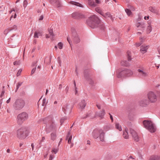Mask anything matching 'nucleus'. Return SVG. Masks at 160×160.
<instances>
[{
	"label": "nucleus",
	"instance_id": "f257e3e1",
	"mask_svg": "<svg viewBox=\"0 0 160 160\" xmlns=\"http://www.w3.org/2000/svg\"><path fill=\"white\" fill-rule=\"evenodd\" d=\"M100 20L95 15L91 16L87 21L88 25L92 28L97 27L99 23Z\"/></svg>",
	"mask_w": 160,
	"mask_h": 160
},
{
	"label": "nucleus",
	"instance_id": "f03ea898",
	"mask_svg": "<svg viewBox=\"0 0 160 160\" xmlns=\"http://www.w3.org/2000/svg\"><path fill=\"white\" fill-rule=\"evenodd\" d=\"M133 74L132 71L129 69H125L122 70L117 74V77L118 78H124L128 77Z\"/></svg>",
	"mask_w": 160,
	"mask_h": 160
},
{
	"label": "nucleus",
	"instance_id": "7ed1b4c3",
	"mask_svg": "<svg viewBox=\"0 0 160 160\" xmlns=\"http://www.w3.org/2000/svg\"><path fill=\"white\" fill-rule=\"evenodd\" d=\"M144 127L151 132L156 131V128L152 123L149 120H145L143 122Z\"/></svg>",
	"mask_w": 160,
	"mask_h": 160
},
{
	"label": "nucleus",
	"instance_id": "20e7f679",
	"mask_svg": "<svg viewBox=\"0 0 160 160\" xmlns=\"http://www.w3.org/2000/svg\"><path fill=\"white\" fill-rule=\"evenodd\" d=\"M28 136V131L24 128H22L17 131V136L20 139H25Z\"/></svg>",
	"mask_w": 160,
	"mask_h": 160
},
{
	"label": "nucleus",
	"instance_id": "39448f33",
	"mask_svg": "<svg viewBox=\"0 0 160 160\" xmlns=\"http://www.w3.org/2000/svg\"><path fill=\"white\" fill-rule=\"evenodd\" d=\"M25 101L22 99L17 100L13 104V107L16 110H19L22 108L24 106Z\"/></svg>",
	"mask_w": 160,
	"mask_h": 160
},
{
	"label": "nucleus",
	"instance_id": "423d86ee",
	"mask_svg": "<svg viewBox=\"0 0 160 160\" xmlns=\"http://www.w3.org/2000/svg\"><path fill=\"white\" fill-rule=\"evenodd\" d=\"M28 118V114L25 112H23L19 114L17 117V122L19 124H21L26 120Z\"/></svg>",
	"mask_w": 160,
	"mask_h": 160
},
{
	"label": "nucleus",
	"instance_id": "0eeeda50",
	"mask_svg": "<svg viewBox=\"0 0 160 160\" xmlns=\"http://www.w3.org/2000/svg\"><path fill=\"white\" fill-rule=\"evenodd\" d=\"M147 96L149 102L153 103L157 100V96L156 94L152 92H149L147 94Z\"/></svg>",
	"mask_w": 160,
	"mask_h": 160
},
{
	"label": "nucleus",
	"instance_id": "6e6552de",
	"mask_svg": "<svg viewBox=\"0 0 160 160\" xmlns=\"http://www.w3.org/2000/svg\"><path fill=\"white\" fill-rule=\"evenodd\" d=\"M101 0H94V1L88 0V4L90 6L94 7L97 6L98 4H101Z\"/></svg>",
	"mask_w": 160,
	"mask_h": 160
},
{
	"label": "nucleus",
	"instance_id": "1a4fd4ad",
	"mask_svg": "<svg viewBox=\"0 0 160 160\" xmlns=\"http://www.w3.org/2000/svg\"><path fill=\"white\" fill-rule=\"evenodd\" d=\"M131 134L135 141L137 142L139 140V137L136 132L133 129L130 130Z\"/></svg>",
	"mask_w": 160,
	"mask_h": 160
},
{
	"label": "nucleus",
	"instance_id": "9d476101",
	"mask_svg": "<svg viewBox=\"0 0 160 160\" xmlns=\"http://www.w3.org/2000/svg\"><path fill=\"white\" fill-rule=\"evenodd\" d=\"M102 132V129H97L94 130L92 133L93 137L94 138H98L100 135V133Z\"/></svg>",
	"mask_w": 160,
	"mask_h": 160
},
{
	"label": "nucleus",
	"instance_id": "9b49d317",
	"mask_svg": "<svg viewBox=\"0 0 160 160\" xmlns=\"http://www.w3.org/2000/svg\"><path fill=\"white\" fill-rule=\"evenodd\" d=\"M54 125L53 123H52L50 124H48L46 125V131L47 133H49L54 129Z\"/></svg>",
	"mask_w": 160,
	"mask_h": 160
},
{
	"label": "nucleus",
	"instance_id": "f8f14e48",
	"mask_svg": "<svg viewBox=\"0 0 160 160\" xmlns=\"http://www.w3.org/2000/svg\"><path fill=\"white\" fill-rule=\"evenodd\" d=\"M73 40L74 42L76 44L80 42V39L78 37V36L76 32H74L72 34Z\"/></svg>",
	"mask_w": 160,
	"mask_h": 160
},
{
	"label": "nucleus",
	"instance_id": "ddd939ff",
	"mask_svg": "<svg viewBox=\"0 0 160 160\" xmlns=\"http://www.w3.org/2000/svg\"><path fill=\"white\" fill-rule=\"evenodd\" d=\"M86 103L84 100H82L79 103L78 107L79 109L81 110L83 109L86 106Z\"/></svg>",
	"mask_w": 160,
	"mask_h": 160
},
{
	"label": "nucleus",
	"instance_id": "4468645a",
	"mask_svg": "<svg viewBox=\"0 0 160 160\" xmlns=\"http://www.w3.org/2000/svg\"><path fill=\"white\" fill-rule=\"evenodd\" d=\"M50 3L57 7L60 6V4L58 0H49Z\"/></svg>",
	"mask_w": 160,
	"mask_h": 160
},
{
	"label": "nucleus",
	"instance_id": "2eb2a0df",
	"mask_svg": "<svg viewBox=\"0 0 160 160\" xmlns=\"http://www.w3.org/2000/svg\"><path fill=\"white\" fill-rule=\"evenodd\" d=\"M149 102L148 100H147L145 98H144L142 100L140 101L139 103L140 105L142 106H144L145 105L149 104Z\"/></svg>",
	"mask_w": 160,
	"mask_h": 160
},
{
	"label": "nucleus",
	"instance_id": "dca6fc26",
	"mask_svg": "<svg viewBox=\"0 0 160 160\" xmlns=\"http://www.w3.org/2000/svg\"><path fill=\"white\" fill-rule=\"evenodd\" d=\"M56 25L55 24H53L50 27V28L48 29V32L49 34L52 36H53L54 35L53 33V31L55 29L56 27Z\"/></svg>",
	"mask_w": 160,
	"mask_h": 160
},
{
	"label": "nucleus",
	"instance_id": "f3484780",
	"mask_svg": "<svg viewBox=\"0 0 160 160\" xmlns=\"http://www.w3.org/2000/svg\"><path fill=\"white\" fill-rule=\"evenodd\" d=\"M136 25L138 28L140 27L142 30H144L145 27V24L143 22H138L136 24Z\"/></svg>",
	"mask_w": 160,
	"mask_h": 160
},
{
	"label": "nucleus",
	"instance_id": "a211bd4d",
	"mask_svg": "<svg viewBox=\"0 0 160 160\" xmlns=\"http://www.w3.org/2000/svg\"><path fill=\"white\" fill-rule=\"evenodd\" d=\"M148 48V46L146 45H143L140 47V51L143 52V53H145L146 52Z\"/></svg>",
	"mask_w": 160,
	"mask_h": 160
},
{
	"label": "nucleus",
	"instance_id": "6ab92c4d",
	"mask_svg": "<svg viewBox=\"0 0 160 160\" xmlns=\"http://www.w3.org/2000/svg\"><path fill=\"white\" fill-rule=\"evenodd\" d=\"M128 129L127 128L125 129V131L123 132V136L124 138L127 139L128 138L129 136L128 132Z\"/></svg>",
	"mask_w": 160,
	"mask_h": 160
},
{
	"label": "nucleus",
	"instance_id": "aec40b11",
	"mask_svg": "<svg viewBox=\"0 0 160 160\" xmlns=\"http://www.w3.org/2000/svg\"><path fill=\"white\" fill-rule=\"evenodd\" d=\"M102 16L105 18H110L111 19L112 18V16L110 14V13L108 12H107L105 13H104L103 12V15H102Z\"/></svg>",
	"mask_w": 160,
	"mask_h": 160
},
{
	"label": "nucleus",
	"instance_id": "412c9836",
	"mask_svg": "<svg viewBox=\"0 0 160 160\" xmlns=\"http://www.w3.org/2000/svg\"><path fill=\"white\" fill-rule=\"evenodd\" d=\"M99 135V139L101 141H103L104 140V133L103 132V130L102 129V132L100 133Z\"/></svg>",
	"mask_w": 160,
	"mask_h": 160
},
{
	"label": "nucleus",
	"instance_id": "4be33fe9",
	"mask_svg": "<svg viewBox=\"0 0 160 160\" xmlns=\"http://www.w3.org/2000/svg\"><path fill=\"white\" fill-rule=\"evenodd\" d=\"M72 135H71L70 132H68V133L66 139H68V144L71 143V140L72 139Z\"/></svg>",
	"mask_w": 160,
	"mask_h": 160
},
{
	"label": "nucleus",
	"instance_id": "5701e85b",
	"mask_svg": "<svg viewBox=\"0 0 160 160\" xmlns=\"http://www.w3.org/2000/svg\"><path fill=\"white\" fill-rule=\"evenodd\" d=\"M149 10L151 11V12L156 13L158 14V11L157 9L156 8L152 7H150L149 8Z\"/></svg>",
	"mask_w": 160,
	"mask_h": 160
},
{
	"label": "nucleus",
	"instance_id": "b1692460",
	"mask_svg": "<svg viewBox=\"0 0 160 160\" xmlns=\"http://www.w3.org/2000/svg\"><path fill=\"white\" fill-rule=\"evenodd\" d=\"M105 114V110L104 109H102L101 111L99 113L98 116L100 117L101 119L103 118V116Z\"/></svg>",
	"mask_w": 160,
	"mask_h": 160
},
{
	"label": "nucleus",
	"instance_id": "393cba45",
	"mask_svg": "<svg viewBox=\"0 0 160 160\" xmlns=\"http://www.w3.org/2000/svg\"><path fill=\"white\" fill-rule=\"evenodd\" d=\"M42 35V32L39 31H36L34 34V37L35 38H38L39 36Z\"/></svg>",
	"mask_w": 160,
	"mask_h": 160
},
{
	"label": "nucleus",
	"instance_id": "a878e982",
	"mask_svg": "<svg viewBox=\"0 0 160 160\" xmlns=\"http://www.w3.org/2000/svg\"><path fill=\"white\" fill-rule=\"evenodd\" d=\"M150 160H160V156H152L151 157Z\"/></svg>",
	"mask_w": 160,
	"mask_h": 160
},
{
	"label": "nucleus",
	"instance_id": "bb28decb",
	"mask_svg": "<svg viewBox=\"0 0 160 160\" xmlns=\"http://www.w3.org/2000/svg\"><path fill=\"white\" fill-rule=\"evenodd\" d=\"M95 11L102 15L103 12H102V10L99 7H97L95 9Z\"/></svg>",
	"mask_w": 160,
	"mask_h": 160
},
{
	"label": "nucleus",
	"instance_id": "cd10ccee",
	"mask_svg": "<svg viewBox=\"0 0 160 160\" xmlns=\"http://www.w3.org/2000/svg\"><path fill=\"white\" fill-rule=\"evenodd\" d=\"M138 71L143 76H144V77L148 75L147 72L143 71H142L140 69H138Z\"/></svg>",
	"mask_w": 160,
	"mask_h": 160
},
{
	"label": "nucleus",
	"instance_id": "c85d7f7f",
	"mask_svg": "<svg viewBox=\"0 0 160 160\" xmlns=\"http://www.w3.org/2000/svg\"><path fill=\"white\" fill-rule=\"evenodd\" d=\"M69 3L70 4H72V5H76L77 6H79V7H82V5L81 4L79 3L78 2H73V1H71V2H70Z\"/></svg>",
	"mask_w": 160,
	"mask_h": 160
},
{
	"label": "nucleus",
	"instance_id": "c756f323",
	"mask_svg": "<svg viewBox=\"0 0 160 160\" xmlns=\"http://www.w3.org/2000/svg\"><path fill=\"white\" fill-rule=\"evenodd\" d=\"M121 64L122 66H127L129 65L128 63L125 60H123L121 61Z\"/></svg>",
	"mask_w": 160,
	"mask_h": 160
},
{
	"label": "nucleus",
	"instance_id": "7c9ffc66",
	"mask_svg": "<svg viewBox=\"0 0 160 160\" xmlns=\"http://www.w3.org/2000/svg\"><path fill=\"white\" fill-rule=\"evenodd\" d=\"M115 128L116 129H118L119 131H121L122 130V129L121 128V126L119 124V123H116L115 124Z\"/></svg>",
	"mask_w": 160,
	"mask_h": 160
},
{
	"label": "nucleus",
	"instance_id": "2f4dec72",
	"mask_svg": "<svg viewBox=\"0 0 160 160\" xmlns=\"http://www.w3.org/2000/svg\"><path fill=\"white\" fill-rule=\"evenodd\" d=\"M152 30V28L151 26L149 25L148 26L147 28V33H150Z\"/></svg>",
	"mask_w": 160,
	"mask_h": 160
},
{
	"label": "nucleus",
	"instance_id": "473e14b6",
	"mask_svg": "<svg viewBox=\"0 0 160 160\" xmlns=\"http://www.w3.org/2000/svg\"><path fill=\"white\" fill-rule=\"evenodd\" d=\"M88 81L89 84L91 85L94 86L96 84V82L91 79H89Z\"/></svg>",
	"mask_w": 160,
	"mask_h": 160
},
{
	"label": "nucleus",
	"instance_id": "72a5a7b5",
	"mask_svg": "<svg viewBox=\"0 0 160 160\" xmlns=\"http://www.w3.org/2000/svg\"><path fill=\"white\" fill-rule=\"evenodd\" d=\"M68 109V105L67 104H65L62 107L63 111L65 112H66Z\"/></svg>",
	"mask_w": 160,
	"mask_h": 160
},
{
	"label": "nucleus",
	"instance_id": "f704fd0d",
	"mask_svg": "<svg viewBox=\"0 0 160 160\" xmlns=\"http://www.w3.org/2000/svg\"><path fill=\"white\" fill-rule=\"evenodd\" d=\"M125 11L128 16H130L132 15V12L129 9H125Z\"/></svg>",
	"mask_w": 160,
	"mask_h": 160
},
{
	"label": "nucleus",
	"instance_id": "c9c22d12",
	"mask_svg": "<svg viewBox=\"0 0 160 160\" xmlns=\"http://www.w3.org/2000/svg\"><path fill=\"white\" fill-rule=\"evenodd\" d=\"M11 31L10 28H8L6 29L4 31V34H7L10 31Z\"/></svg>",
	"mask_w": 160,
	"mask_h": 160
},
{
	"label": "nucleus",
	"instance_id": "e433bc0d",
	"mask_svg": "<svg viewBox=\"0 0 160 160\" xmlns=\"http://www.w3.org/2000/svg\"><path fill=\"white\" fill-rule=\"evenodd\" d=\"M110 126L109 125H106L104 127V130L105 131H107L109 130H110Z\"/></svg>",
	"mask_w": 160,
	"mask_h": 160
},
{
	"label": "nucleus",
	"instance_id": "4c0bfd02",
	"mask_svg": "<svg viewBox=\"0 0 160 160\" xmlns=\"http://www.w3.org/2000/svg\"><path fill=\"white\" fill-rule=\"evenodd\" d=\"M58 148H53L52 151V152L53 153L55 154L57 153V152H58Z\"/></svg>",
	"mask_w": 160,
	"mask_h": 160
},
{
	"label": "nucleus",
	"instance_id": "58836bf2",
	"mask_svg": "<svg viewBox=\"0 0 160 160\" xmlns=\"http://www.w3.org/2000/svg\"><path fill=\"white\" fill-rule=\"evenodd\" d=\"M22 82H18L17 84V86H16V89L15 91V92H16L18 90V89L19 88V87H20L22 85Z\"/></svg>",
	"mask_w": 160,
	"mask_h": 160
},
{
	"label": "nucleus",
	"instance_id": "ea45409f",
	"mask_svg": "<svg viewBox=\"0 0 160 160\" xmlns=\"http://www.w3.org/2000/svg\"><path fill=\"white\" fill-rule=\"evenodd\" d=\"M56 138V134L54 133H52L51 134V138L53 140H54Z\"/></svg>",
	"mask_w": 160,
	"mask_h": 160
},
{
	"label": "nucleus",
	"instance_id": "a19ab883",
	"mask_svg": "<svg viewBox=\"0 0 160 160\" xmlns=\"http://www.w3.org/2000/svg\"><path fill=\"white\" fill-rule=\"evenodd\" d=\"M58 48L60 49H62V48L63 44L61 42H60L58 43Z\"/></svg>",
	"mask_w": 160,
	"mask_h": 160
},
{
	"label": "nucleus",
	"instance_id": "79ce46f5",
	"mask_svg": "<svg viewBox=\"0 0 160 160\" xmlns=\"http://www.w3.org/2000/svg\"><path fill=\"white\" fill-rule=\"evenodd\" d=\"M22 71V70L21 69H20L18 71V72L17 74V77H18L19 76H20Z\"/></svg>",
	"mask_w": 160,
	"mask_h": 160
},
{
	"label": "nucleus",
	"instance_id": "37998d69",
	"mask_svg": "<svg viewBox=\"0 0 160 160\" xmlns=\"http://www.w3.org/2000/svg\"><path fill=\"white\" fill-rule=\"evenodd\" d=\"M20 61H15L13 62V64L14 65H19L20 64Z\"/></svg>",
	"mask_w": 160,
	"mask_h": 160
},
{
	"label": "nucleus",
	"instance_id": "c03bdc74",
	"mask_svg": "<svg viewBox=\"0 0 160 160\" xmlns=\"http://www.w3.org/2000/svg\"><path fill=\"white\" fill-rule=\"evenodd\" d=\"M10 28L11 30L14 29L16 30L17 29V26L16 25H14L12 28Z\"/></svg>",
	"mask_w": 160,
	"mask_h": 160
},
{
	"label": "nucleus",
	"instance_id": "a18cd8bd",
	"mask_svg": "<svg viewBox=\"0 0 160 160\" xmlns=\"http://www.w3.org/2000/svg\"><path fill=\"white\" fill-rule=\"evenodd\" d=\"M36 68H35L32 69L31 73V74H33L35 72L36 70Z\"/></svg>",
	"mask_w": 160,
	"mask_h": 160
},
{
	"label": "nucleus",
	"instance_id": "49530a36",
	"mask_svg": "<svg viewBox=\"0 0 160 160\" xmlns=\"http://www.w3.org/2000/svg\"><path fill=\"white\" fill-rule=\"evenodd\" d=\"M54 157V155H50L49 157V160H52Z\"/></svg>",
	"mask_w": 160,
	"mask_h": 160
},
{
	"label": "nucleus",
	"instance_id": "de8ad7c7",
	"mask_svg": "<svg viewBox=\"0 0 160 160\" xmlns=\"http://www.w3.org/2000/svg\"><path fill=\"white\" fill-rule=\"evenodd\" d=\"M43 15H41L40 17H39V20H43Z\"/></svg>",
	"mask_w": 160,
	"mask_h": 160
},
{
	"label": "nucleus",
	"instance_id": "09e8293b",
	"mask_svg": "<svg viewBox=\"0 0 160 160\" xmlns=\"http://www.w3.org/2000/svg\"><path fill=\"white\" fill-rule=\"evenodd\" d=\"M149 16H145L144 17V19L146 20H148L149 19Z\"/></svg>",
	"mask_w": 160,
	"mask_h": 160
},
{
	"label": "nucleus",
	"instance_id": "8fccbe9b",
	"mask_svg": "<svg viewBox=\"0 0 160 160\" xmlns=\"http://www.w3.org/2000/svg\"><path fill=\"white\" fill-rule=\"evenodd\" d=\"M4 91H2V93H1V96H0V97L1 98H2L3 96V95H4Z\"/></svg>",
	"mask_w": 160,
	"mask_h": 160
},
{
	"label": "nucleus",
	"instance_id": "3c124183",
	"mask_svg": "<svg viewBox=\"0 0 160 160\" xmlns=\"http://www.w3.org/2000/svg\"><path fill=\"white\" fill-rule=\"evenodd\" d=\"M128 59L129 61H131V60L132 58L131 56L128 55Z\"/></svg>",
	"mask_w": 160,
	"mask_h": 160
},
{
	"label": "nucleus",
	"instance_id": "603ef678",
	"mask_svg": "<svg viewBox=\"0 0 160 160\" xmlns=\"http://www.w3.org/2000/svg\"><path fill=\"white\" fill-rule=\"evenodd\" d=\"M27 2L26 1H24V5H23L24 7H26L27 5H25V4H27Z\"/></svg>",
	"mask_w": 160,
	"mask_h": 160
},
{
	"label": "nucleus",
	"instance_id": "864d4df0",
	"mask_svg": "<svg viewBox=\"0 0 160 160\" xmlns=\"http://www.w3.org/2000/svg\"><path fill=\"white\" fill-rule=\"evenodd\" d=\"M141 44V43H136V46L137 47H138V46H140Z\"/></svg>",
	"mask_w": 160,
	"mask_h": 160
},
{
	"label": "nucleus",
	"instance_id": "5fc2aeb1",
	"mask_svg": "<svg viewBox=\"0 0 160 160\" xmlns=\"http://www.w3.org/2000/svg\"><path fill=\"white\" fill-rule=\"evenodd\" d=\"M68 89H69L68 87V86H67L65 89V90H66V92H68Z\"/></svg>",
	"mask_w": 160,
	"mask_h": 160
},
{
	"label": "nucleus",
	"instance_id": "6e6d98bb",
	"mask_svg": "<svg viewBox=\"0 0 160 160\" xmlns=\"http://www.w3.org/2000/svg\"><path fill=\"white\" fill-rule=\"evenodd\" d=\"M110 119H111L112 120V122L113 121V117H112V115H111L110 114Z\"/></svg>",
	"mask_w": 160,
	"mask_h": 160
},
{
	"label": "nucleus",
	"instance_id": "4d7b16f0",
	"mask_svg": "<svg viewBox=\"0 0 160 160\" xmlns=\"http://www.w3.org/2000/svg\"><path fill=\"white\" fill-rule=\"evenodd\" d=\"M67 40L68 42H69V43L70 44H71V42L70 41V39L68 38H67Z\"/></svg>",
	"mask_w": 160,
	"mask_h": 160
},
{
	"label": "nucleus",
	"instance_id": "13d9d810",
	"mask_svg": "<svg viewBox=\"0 0 160 160\" xmlns=\"http://www.w3.org/2000/svg\"><path fill=\"white\" fill-rule=\"evenodd\" d=\"M97 106L98 108V109H100L101 108V107H100V106L99 105H98V104H97Z\"/></svg>",
	"mask_w": 160,
	"mask_h": 160
},
{
	"label": "nucleus",
	"instance_id": "bf43d9fd",
	"mask_svg": "<svg viewBox=\"0 0 160 160\" xmlns=\"http://www.w3.org/2000/svg\"><path fill=\"white\" fill-rule=\"evenodd\" d=\"M45 140V137H43L42 138V140H41V141H43L44 140Z\"/></svg>",
	"mask_w": 160,
	"mask_h": 160
},
{
	"label": "nucleus",
	"instance_id": "052dcab7",
	"mask_svg": "<svg viewBox=\"0 0 160 160\" xmlns=\"http://www.w3.org/2000/svg\"><path fill=\"white\" fill-rule=\"evenodd\" d=\"M10 98L7 101V103H8L10 102Z\"/></svg>",
	"mask_w": 160,
	"mask_h": 160
},
{
	"label": "nucleus",
	"instance_id": "680f3d73",
	"mask_svg": "<svg viewBox=\"0 0 160 160\" xmlns=\"http://www.w3.org/2000/svg\"><path fill=\"white\" fill-rule=\"evenodd\" d=\"M46 38H49V36L48 35V34H46Z\"/></svg>",
	"mask_w": 160,
	"mask_h": 160
},
{
	"label": "nucleus",
	"instance_id": "e2e57ef3",
	"mask_svg": "<svg viewBox=\"0 0 160 160\" xmlns=\"http://www.w3.org/2000/svg\"><path fill=\"white\" fill-rule=\"evenodd\" d=\"M31 146H32V150H33V148H34V145L33 144H32H32Z\"/></svg>",
	"mask_w": 160,
	"mask_h": 160
},
{
	"label": "nucleus",
	"instance_id": "0e129e2a",
	"mask_svg": "<svg viewBox=\"0 0 160 160\" xmlns=\"http://www.w3.org/2000/svg\"><path fill=\"white\" fill-rule=\"evenodd\" d=\"M58 60L59 61V62H60L61 61H60V57H58Z\"/></svg>",
	"mask_w": 160,
	"mask_h": 160
},
{
	"label": "nucleus",
	"instance_id": "69168bd1",
	"mask_svg": "<svg viewBox=\"0 0 160 160\" xmlns=\"http://www.w3.org/2000/svg\"><path fill=\"white\" fill-rule=\"evenodd\" d=\"M140 39L141 40V42H142L143 41V39L142 38H140Z\"/></svg>",
	"mask_w": 160,
	"mask_h": 160
},
{
	"label": "nucleus",
	"instance_id": "338daca9",
	"mask_svg": "<svg viewBox=\"0 0 160 160\" xmlns=\"http://www.w3.org/2000/svg\"><path fill=\"white\" fill-rule=\"evenodd\" d=\"M158 53L160 55V49H158Z\"/></svg>",
	"mask_w": 160,
	"mask_h": 160
},
{
	"label": "nucleus",
	"instance_id": "774afa93",
	"mask_svg": "<svg viewBox=\"0 0 160 160\" xmlns=\"http://www.w3.org/2000/svg\"><path fill=\"white\" fill-rule=\"evenodd\" d=\"M10 152V150L9 149H8L7 150V152L8 153H9Z\"/></svg>",
	"mask_w": 160,
	"mask_h": 160
}]
</instances>
